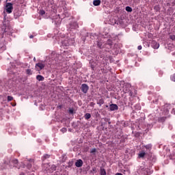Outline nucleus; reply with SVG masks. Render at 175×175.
Wrapping results in <instances>:
<instances>
[{
    "mask_svg": "<svg viewBox=\"0 0 175 175\" xmlns=\"http://www.w3.org/2000/svg\"><path fill=\"white\" fill-rule=\"evenodd\" d=\"M7 99H8V102H12V100L13 99V96H8Z\"/></svg>",
    "mask_w": 175,
    "mask_h": 175,
    "instance_id": "obj_32",
    "label": "nucleus"
},
{
    "mask_svg": "<svg viewBox=\"0 0 175 175\" xmlns=\"http://www.w3.org/2000/svg\"><path fill=\"white\" fill-rule=\"evenodd\" d=\"M105 103V100L103 98H100L97 101V105H98L100 107L102 106Z\"/></svg>",
    "mask_w": 175,
    "mask_h": 175,
    "instance_id": "obj_20",
    "label": "nucleus"
},
{
    "mask_svg": "<svg viewBox=\"0 0 175 175\" xmlns=\"http://www.w3.org/2000/svg\"><path fill=\"white\" fill-rule=\"evenodd\" d=\"M44 169H45L48 173H54V172L57 170V165L54 164L49 165V163H46L44 165Z\"/></svg>",
    "mask_w": 175,
    "mask_h": 175,
    "instance_id": "obj_2",
    "label": "nucleus"
},
{
    "mask_svg": "<svg viewBox=\"0 0 175 175\" xmlns=\"http://www.w3.org/2000/svg\"><path fill=\"white\" fill-rule=\"evenodd\" d=\"M115 175H123L122 173H116Z\"/></svg>",
    "mask_w": 175,
    "mask_h": 175,
    "instance_id": "obj_45",
    "label": "nucleus"
},
{
    "mask_svg": "<svg viewBox=\"0 0 175 175\" xmlns=\"http://www.w3.org/2000/svg\"><path fill=\"white\" fill-rule=\"evenodd\" d=\"M115 24H120V25H122V24H124V21H122V19H119L118 22H115Z\"/></svg>",
    "mask_w": 175,
    "mask_h": 175,
    "instance_id": "obj_29",
    "label": "nucleus"
},
{
    "mask_svg": "<svg viewBox=\"0 0 175 175\" xmlns=\"http://www.w3.org/2000/svg\"><path fill=\"white\" fill-rule=\"evenodd\" d=\"M79 28V24L76 22H73L70 24V29L72 31V29H77Z\"/></svg>",
    "mask_w": 175,
    "mask_h": 175,
    "instance_id": "obj_12",
    "label": "nucleus"
},
{
    "mask_svg": "<svg viewBox=\"0 0 175 175\" xmlns=\"http://www.w3.org/2000/svg\"><path fill=\"white\" fill-rule=\"evenodd\" d=\"M172 114H174L175 116V108L172 107V109L171 111Z\"/></svg>",
    "mask_w": 175,
    "mask_h": 175,
    "instance_id": "obj_39",
    "label": "nucleus"
},
{
    "mask_svg": "<svg viewBox=\"0 0 175 175\" xmlns=\"http://www.w3.org/2000/svg\"><path fill=\"white\" fill-rule=\"evenodd\" d=\"M62 46H72L75 44V38H67L62 42Z\"/></svg>",
    "mask_w": 175,
    "mask_h": 175,
    "instance_id": "obj_3",
    "label": "nucleus"
},
{
    "mask_svg": "<svg viewBox=\"0 0 175 175\" xmlns=\"http://www.w3.org/2000/svg\"><path fill=\"white\" fill-rule=\"evenodd\" d=\"M5 10L8 14H10L13 12V3H6Z\"/></svg>",
    "mask_w": 175,
    "mask_h": 175,
    "instance_id": "obj_5",
    "label": "nucleus"
},
{
    "mask_svg": "<svg viewBox=\"0 0 175 175\" xmlns=\"http://www.w3.org/2000/svg\"><path fill=\"white\" fill-rule=\"evenodd\" d=\"M96 46L97 47H98V49H103V43H102V42L100 41H97V43H96Z\"/></svg>",
    "mask_w": 175,
    "mask_h": 175,
    "instance_id": "obj_19",
    "label": "nucleus"
},
{
    "mask_svg": "<svg viewBox=\"0 0 175 175\" xmlns=\"http://www.w3.org/2000/svg\"><path fill=\"white\" fill-rule=\"evenodd\" d=\"M60 131H61V132H62V133H66L68 129L65 127H63Z\"/></svg>",
    "mask_w": 175,
    "mask_h": 175,
    "instance_id": "obj_33",
    "label": "nucleus"
},
{
    "mask_svg": "<svg viewBox=\"0 0 175 175\" xmlns=\"http://www.w3.org/2000/svg\"><path fill=\"white\" fill-rule=\"evenodd\" d=\"M126 11L131 13L132 12V8H131L130 6H126Z\"/></svg>",
    "mask_w": 175,
    "mask_h": 175,
    "instance_id": "obj_31",
    "label": "nucleus"
},
{
    "mask_svg": "<svg viewBox=\"0 0 175 175\" xmlns=\"http://www.w3.org/2000/svg\"><path fill=\"white\" fill-rule=\"evenodd\" d=\"M105 107H107V108H109V109L110 106H109V105H105Z\"/></svg>",
    "mask_w": 175,
    "mask_h": 175,
    "instance_id": "obj_47",
    "label": "nucleus"
},
{
    "mask_svg": "<svg viewBox=\"0 0 175 175\" xmlns=\"http://www.w3.org/2000/svg\"><path fill=\"white\" fill-rule=\"evenodd\" d=\"M36 79L38 81H43L44 80V77L40 75H37Z\"/></svg>",
    "mask_w": 175,
    "mask_h": 175,
    "instance_id": "obj_17",
    "label": "nucleus"
},
{
    "mask_svg": "<svg viewBox=\"0 0 175 175\" xmlns=\"http://www.w3.org/2000/svg\"><path fill=\"white\" fill-rule=\"evenodd\" d=\"M116 110H118V105L116 104L109 105V111H116Z\"/></svg>",
    "mask_w": 175,
    "mask_h": 175,
    "instance_id": "obj_10",
    "label": "nucleus"
},
{
    "mask_svg": "<svg viewBox=\"0 0 175 175\" xmlns=\"http://www.w3.org/2000/svg\"><path fill=\"white\" fill-rule=\"evenodd\" d=\"M170 109H173V105L170 104H165L164 108H163V113L165 116H167V117H170V115L169 114V111Z\"/></svg>",
    "mask_w": 175,
    "mask_h": 175,
    "instance_id": "obj_4",
    "label": "nucleus"
},
{
    "mask_svg": "<svg viewBox=\"0 0 175 175\" xmlns=\"http://www.w3.org/2000/svg\"><path fill=\"white\" fill-rule=\"evenodd\" d=\"M75 166L77 167H81V166H83V160L78 159L75 163Z\"/></svg>",
    "mask_w": 175,
    "mask_h": 175,
    "instance_id": "obj_14",
    "label": "nucleus"
},
{
    "mask_svg": "<svg viewBox=\"0 0 175 175\" xmlns=\"http://www.w3.org/2000/svg\"><path fill=\"white\" fill-rule=\"evenodd\" d=\"M30 162H33V160H32V159H30Z\"/></svg>",
    "mask_w": 175,
    "mask_h": 175,
    "instance_id": "obj_49",
    "label": "nucleus"
},
{
    "mask_svg": "<svg viewBox=\"0 0 175 175\" xmlns=\"http://www.w3.org/2000/svg\"><path fill=\"white\" fill-rule=\"evenodd\" d=\"M142 45L137 46V50H142Z\"/></svg>",
    "mask_w": 175,
    "mask_h": 175,
    "instance_id": "obj_41",
    "label": "nucleus"
},
{
    "mask_svg": "<svg viewBox=\"0 0 175 175\" xmlns=\"http://www.w3.org/2000/svg\"><path fill=\"white\" fill-rule=\"evenodd\" d=\"M104 121H105V122H108V124H111V122H110V119L107 118H104Z\"/></svg>",
    "mask_w": 175,
    "mask_h": 175,
    "instance_id": "obj_35",
    "label": "nucleus"
},
{
    "mask_svg": "<svg viewBox=\"0 0 175 175\" xmlns=\"http://www.w3.org/2000/svg\"><path fill=\"white\" fill-rule=\"evenodd\" d=\"M170 39H171L172 40H175V36L174 35L170 36Z\"/></svg>",
    "mask_w": 175,
    "mask_h": 175,
    "instance_id": "obj_38",
    "label": "nucleus"
},
{
    "mask_svg": "<svg viewBox=\"0 0 175 175\" xmlns=\"http://www.w3.org/2000/svg\"><path fill=\"white\" fill-rule=\"evenodd\" d=\"M21 16V12H20L19 10L16 9V10H14V18L17 19Z\"/></svg>",
    "mask_w": 175,
    "mask_h": 175,
    "instance_id": "obj_11",
    "label": "nucleus"
},
{
    "mask_svg": "<svg viewBox=\"0 0 175 175\" xmlns=\"http://www.w3.org/2000/svg\"><path fill=\"white\" fill-rule=\"evenodd\" d=\"M45 66L46 65H44V64L39 62L36 64V69L38 72H40V70L44 69Z\"/></svg>",
    "mask_w": 175,
    "mask_h": 175,
    "instance_id": "obj_8",
    "label": "nucleus"
},
{
    "mask_svg": "<svg viewBox=\"0 0 175 175\" xmlns=\"http://www.w3.org/2000/svg\"><path fill=\"white\" fill-rule=\"evenodd\" d=\"M100 3H101L100 0H94L93 1V5L94 6H99V5H100Z\"/></svg>",
    "mask_w": 175,
    "mask_h": 175,
    "instance_id": "obj_18",
    "label": "nucleus"
},
{
    "mask_svg": "<svg viewBox=\"0 0 175 175\" xmlns=\"http://www.w3.org/2000/svg\"><path fill=\"white\" fill-rule=\"evenodd\" d=\"M26 73H27L29 76L32 75V73H33L32 70H31V69H29V68L27 69V70H26Z\"/></svg>",
    "mask_w": 175,
    "mask_h": 175,
    "instance_id": "obj_26",
    "label": "nucleus"
},
{
    "mask_svg": "<svg viewBox=\"0 0 175 175\" xmlns=\"http://www.w3.org/2000/svg\"><path fill=\"white\" fill-rule=\"evenodd\" d=\"M152 102H153L154 103L157 104V103H158V99L153 100Z\"/></svg>",
    "mask_w": 175,
    "mask_h": 175,
    "instance_id": "obj_40",
    "label": "nucleus"
},
{
    "mask_svg": "<svg viewBox=\"0 0 175 175\" xmlns=\"http://www.w3.org/2000/svg\"><path fill=\"white\" fill-rule=\"evenodd\" d=\"M84 118H85V120H90V118H91V113H85L84 115Z\"/></svg>",
    "mask_w": 175,
    "mask_h": 175,
    "instance_id": "obj_22",
    "label": "nucleus"
},
{
    "mask_svg": "<svg viewBox=\"0 0 175 175\" xmlns=\"http://www.w3.org/2000/svg\"><path fill=\"white\" fill-rule=\"evenodd\" d=\"M144 147L146 148V150H148V151H151V150H152V144H151L144 145Z\"/></svg>",
    "mask_w": 175,
    "mask_h": 175,
    "instance_id": "obj_15",
    "label": "nucleus"
},
{
    "mask_svg": "<svg viewBox=\"0 0 175 175\" xmlns=\"http://www.w3.org/2000/svg\"><path fill=\"white\" fill-rule=\"evenodd\" d=\"M94 66H92V68H93V69H94Z\"/></svg>",
    "mask_w": 175,
    "mask_h": 175,
    "instance_id": "obj_51",
    "label": "nucleus"
},
{
    "mask_svg": "<svg viewBox=\"0 0 175 175\" xmlns=\"http://www.w3.org/2000/svg\"><path fill=\"white\" fill-rule=\"evenodd\" d=\"M92 172H96V168L95 167H92Z\"/></svg>",
    "mask_w": 175,
    "mask_h": 175,
    "instance_id": "obj_43",
    "label": "nucleus"
},
{
    "mask_svg": "<svg viewBox=\"0 0 175 175\" xmlns=\"http://www.w3.org/2000/svg\"><path fill=\"white\" fill-rule=\"evenodd\" d=\"M33 61H36V58L34 57V58H33Z\"/></svg>",
    "mask_w": 175,
    "mask_h": 175,
    "instance_id": "obj_50",
    "label": "nucleus"
},
{
    "mask_svg": "<svg viewBox=\"0 0 175 175\" xmlns=\"http://www.w3.org/2000/svg\"><path fill=\"white\" fill-rule=\"evenodd\" d=\"M27 169H31V167H32V164H31L30 163H27Z\"/></svg>",
    "mask_w": 175,
    "mask_h": 175,
    "instance_id": "obj_37",
    "label": "nucleus"
},
{
    "mask_svg": "<svg viewBox=\"0 0 175 175\" xmlns=\"http://www.w3.org/2000/svg\"><path fill=\"white\" fill-rule=\"evenodd\" d=\"M154 10L155 12H160L161 11V6L159 5H156L154 6Z\"/></svg>",
    "mask_w": 175,
    "mask_h": 175,
    "instance_id": "obj_21",
    "label": "nucleus"
},
{
    "mask_svg": "<svg viewBox=\"0 0 175 175\" xmlns=\"http://www.w3.org/2000/svg\"><path fill=\"white\" fill-rule=\"evenodd\" d=\"M123 92H124V94H128L129 92H131V84L130 83H126L123 87Z\"/></svg>",
    "mask_w": 175,
    "mask_h": 175,
    "instance_id": "obj_9",
    "label": "nucleus"
},
{
    "mask_svg": "<svg viewBox=\"0 0 175 175\" xmlns=\"http://www.w3.org/2000/svg\"><path fill=\"white\" fill-rule=\"evenodd\" d=\"M39 14H40V16H44V14H46V11H44V10H40L39 11Z\"/></svg>",
    "mask_w": 175,
    "mask_h": 175,
    "instance_id": "obj_28",
    "label": "nucleus"
},
{
    "mask_svg": "<svg viewBox=\"0 0 175 175\" xmlns=\"http://www.w3.org/2000/svg\"><path fill=\"white\" fill-rule=\"evenodd\" d=\"M30 39H33V35L29 36Z\"/></svg>",
    "mask_w": 175,
    "mask_h": 175,
    "instance_id": "obj_44",
    "label": "nucleus"
},
{
    "mask_svg": "<svg viewBox=\"0 0 175 175\" xmlns=\"http://www.w3.org/2000/svg\"><path fill=\"white\" fill-rule=\"evenodd\" d=\"M4 164L8 165L10 169H13V167H17V166L18 165V160L12 159L8 161H5Z\"/></svg>",
    "mask_w": 175,
    "mask_h": 175,
    "instance_id": "obj_1",
    "label": "nucleus"
},
{
    "mask_svg": "<svg viewBox=\"0 0 175 175\" xmlns=\"http://www.w3.org/2000/svg\"><path fill=\"white\" fill-rule=\"evenodd\" d=\"M170 79H171L172 81L175 82V73L174 75H171Z\"/></svg>",
    "mask_w": 175,
    "mask_h": 175,
    "instance_id": "obj_34",
    "label": "nucleus"
},
{
    "mask_svg": "<svg viewBox=\"0 0 175 175\" xmlns=\"http://www.w3.org/2000/svg\"><path fill=\"white\" fill-rule=\"evenodd\" d=\"M129 92V96H133V93L132 92Z\"/></svg>",
    "mask_w": 175,
    "mask_h": 175,
    "instance_id": "obj_42",
    "label": "nucleus"
},
{
    "mask_svg": "<svg viewBox=\"0 0 175 175\" xmlns=\"http://www.w3.org/2000/svg\"><path fill=\"white\" fill-rule=\"evenodd\" d=\"M138 105H136L135 107H137Z\"/></svg>",
    "mask_w": 175,
    "mask_h": 175,
    "instance_id": "obj_54",
    "label": "nucleus"
},
{
    "mask_svg": "<svg viewBox=\"0 0 175 175\" xmlns=\"http://www.w3.org/2000/svg\"><path fill=\"white\" fill-rule=\"evenodd\" d=\"M49 158H50V154H44V156L42 158V161H46V159H49Z\"/></svg>",
    "mask_w": 175,
    "mask_h": 175,
    "instance_id": "obj_24",
    "label": "nucleus"
},
{
    "mask_svg": "<svg viewBox=\"0 0 175 175\" xmlns=\"http://www.w3.org/2000/svg\"><path fill=\"white\" fill-rule=\"evenodd\" d=\"M88 90H90V86L86 83H83L81 85V91H82L83 94H87V92H88Z\"/></svg>",
    "mask_w": 175,
    "mask_h": 175,
    "instance_id": "obj_7",
    "label": "nucleus"
},
{
    "mask_svg": "<svg viewBox=\"0 0 175 175\" xmlns=\"http://www.w3.org/2000/svg\"><path fill=\"white\" fill-rule=\"evenodd\" d=\"M68 113L69 114H75V109H73V108H69Z\"/></svg>",
    "mask_w": 175,
    "mask_h": 175,
    "instance_id": "obj_30",
    "label": "nucleus"
},
{
    "mask_svg": "<svg viewBox=\"0 0 175 175\" xmlns=\"http://www.w3.org/2000/svg\"><path fill=\"white\" fill-rule=\"evenodd\" d=\"M1 30L4 32H8V33H12V30L10 29V27L9 26L6 25V22L3 23Z\"/></svg>",
    "mask_w": 175,
    "mask_h": 175,
    "instance_id": "obj_6",
    "label": "nucleus"
},
{
    "mask_svg": "<svg viewBox=\"0 0 175 175\" xmlns=\"http://www.w3.org/2000/svg\"><path fill=\"white\" fill-rule=\"evenodd\" d=\"M139 107H140L138 106V109H139V110L140 109H139Z\"/></svg>",
    "mask_w": 175,
    "mask_h": 175,
    "instance_id": "obj_53",
    "label": "nucleus"
},
{
    "mask_svg": "<svg viewBox=\"0 0 175 175\" xmlns=\"http://www.w3.org/2000/svg\"><path fill=\"white\" fill-rule=\"evenodd\" d=\"M166 121V117H160L158 118L159 122H165Z\"/></svg>",
    "mask_w": 175,
    "mask_h": 175,
    "instance_id": "obj_23",
    "label": "nucleus"
},
{
    "mask_svg": "<svg viewBox=\"0 0 175 175\" xmlns=\"http://www.w3.org/2000/svg\"><path fill=\"white\" fill-rule=\"evenodd\" d=\"M69 163V166H70V165H71V163Z\"/></svg>",
    "mask_w": 175,
    "mask_h": 175,
    "instance_id": "obj_52",
    "label": "nucleus"
},
{
    "mask_svg": "<svg viewBox=\"0 0 175 175\" xmlns=\"http://www.w3.org/2000/svg\"><path fill=\"white\" fill-rule=\"evenodd\" d=\"M107 44H108V46L111 48V46H113V40H111V39L107 40Z\"/></svg>",
    "mask_w": 175,
    "mask_h": 175,
    "instance_id": "obj_25",
    "label": "nucleus"
},
{
    "mask_svg": "<svg viewBox=\"0 0 175 175\" xmlns=\"http://www.w3.org/2000/svg\"><path fill=\"white\" fill-rule=\"evenodd\" d=\"M95 105V103H90V106H94Z\"/></svg>",
    "mask_w": 175,
    "mask_h": 175,
    "instance_id": "obj_46",
    "label": "nucleus"
},
{
    "mask_svg": "<svg viewBox=\"0 0 175 175\" xmlns=\"http://www.w3.org/2000/svg\"><path fill=\"white\" fill-rule=\"evenodd\" d=\"M96 152V148H92L91 150H90V154H94Z\"/></svg>",
    "mask_w": 175,
    "mask_h": 175,
    "instance_id": "obj_36",
    "label": "nucleus"
},
{
    "mask_svg": "<svg viewBox=\"0 0 175 175\" xmlns=\"http://www.w3.org/2000/svg\"><path fill=\"white\" fill-rule=\"evenodd\" d=\"M100 175H106V170L103 167L100 168Z\"/></svg>",
    "mask_w": 175,
    "mask_h": 175,
    "instance_id": "obj_16",
    "label": "nucleus"
},
{
    "mask_svg": "<svg viewBox=\"0 0 175 175\" xmlns=\"http://www.w3.org/2000/svg\"><path fill=\"white\" fill-rule=\"evenodd\" d=\"M55 52H52L51 55H55Z\"/></svg>",
    "mask_w": 175,
    "mask_h": 175,
    "instance_id": "obj_48",
    "label": "nucleus"
},
{
    "mask_svg": "<svg viewBox=\"0 0 175 175\" xmlns=\"http://www.w3.org/2000/svg\"><path fill=\"white\" fill-rule=\"evenodd\" d=\"M146 155V152H142L139 154V158H144Z\"/></svg>",
    "mask_w": 175,
    "mask_h": 175,
    "instance_id": "obj_27",
    "label": "nucleus"
},
{
    "mask_svg": "<svg viewBox=\"0 0 175 175\" xmlns=\"http://www.w3.org/2000/svg\"><path fill=\"white\" fill-rule=\"evenodd\" d=\"M151 46L154 49H159V43H158L157 41L155 40H152L151 42Z\"/></svg>",
    "mask_w": 175,
    "mask_h": 175,
    "instance_id": "obj_13",
    "label": "nucleus"
}]
</instances>
